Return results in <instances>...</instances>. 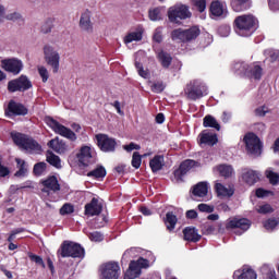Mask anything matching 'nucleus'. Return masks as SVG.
<instances>
[{
	"mask_svg": "<svg viewBox=\"0 0 279 279\" xmlns=\"http://www.w3.org/2000/svg\"><path fill=\"white\" fill-rule=\"evenodd\" d=\"M258 29V19L254 15L245 14L235 17L234 32L242 38H250Z\"/></svg>",
	"mask_w": 279,
	"mask_h": 279,
	"instance_id": "f257e3e1",
	"label": "nucleus"
},
{
	"mask_svg": "<svg viewBox=\"0 0 279 279\" xmlns=\"http://www.w3.org/2000/svg\"><path fill=\"white\" fill-rule=\"evenodd\" d=\"M183 93L190 101H197L208 95V85L199 78H194L185 85Z\"/></svg>",
	"mask_w": 279,
	"mask_h": 279,
	"instance_id": "f03ea898",
	"label": "nucleus"
},
{
	"mask_svg": "<svg viewBox=\"0 0 279 279\" xmlns=\"http://www.w3.org/2000/svg\"><path fill=\"white\" fill-rule=\"evenodd\" d=\"M11 138L17 147L28 151V154H40V151H43V146L29 135L13 132L11 133Z\"/></svg>",
	"mask_w": 279,
	"mask_h": 279,
	"instance_id": "7ed1b4c3",
	"label": "nucleus"
},
{
	"mask_svg": "<svg viewBox=\"0 0 279 279\" xmlns=\"http://www.w3.org/2000/svg\"><path fill=\"white\" fill-rule=\"evenodd\" d=\"M168 21L173 25H182V21L191 19V8L183 3H177L168 9Z\"/></svg>",
	"mask_w": 279,
	"mask_h": 279,
	"instance_id": "20e7f679",
	"label": "nucleus"
},
{
	"mask_svg": "<svg viewBox=\"0 0 279 279\" xmlns=\"http://www.w3.org/2000/svg\"><path fill=\"white\" fill-rule=\"evenodd\" d=\"M202 34L199 26H191L190 28H175L171 32V39L174 43H192Z\"/></svg>",
	"mask_w": 279,
	"mask_h": 279,
	"instance_id": "39448f33",
	"label": "nucleus"
},
{
	"mask_svg": "<svg viewBox=\"0 0 279 279\" xmlns=\"http://www.w3.org/2000/svg\"><path fill=\"white\" fill-rule=\"evenodd\" d=\"M58 254L61 258H84L85 251L82 245L75 242L64 241L61 244Z\"/></svg>",
	"mask_w": 279,
	"mask_h": 279,
	"instance_id": "423d86ee",
	"label": "nucleus"
},
{
	"mask_svg": "<svg viewBox=\"0 0 279 279\" xmlns=\"http://www.w3.org/2000/svg\"><path fill=\"white\" fill-rule=\"evenodd\" d=\"M45 121L47 126L50 128L54 134H59V136H63V138H68V141H71L72 143L77 141V135L75 132L62 125L60 122H58V120H54L51 117H46Z\"/></svg>",
	"mask_w": 279,
	"mask_h": 279,
	"instance_id": "0eeeda50",
	"label": "nucleus"
},
{
	"mask_svg": "<svg viewBox=\"0 0 279 279\" xmlns=\"http://www.w3.org/2000/svg\"><path fill=\"white\" fill-rule=\"evenodd\" d=\"M244 143L251 156H255V158H258V156L263 154V143H260V138H258L256 134L254 133L246 134L244 136Z\"/></svg>",
	"mask_w": 279,
	"mask_h": 279,
	"instance_id": "6e6552de",
	"label": "nucleus"
},
{
	"mask_svg": "<svg viewBox=\"0 0 279 279\" xmlns=\"http://www.w3.org/2000/svg\"><path fill=\"white\" fill-rule=\"evenodd\" d=\"M100 279H119L121 266L117 262H107L100 266Z\"/></svg>",
	"mask_w": 279,
	"mask_h": 279,
	"instance_id": "1a4fd4ad",
	"label": "nucleus"
},
{
	"mask_svg": "<svg viewBox=\"0 0 279 279\" xmlns=\"http://www.w3.org/2000/svg\"><path fill=\"white\" fill-rule=\"evenodd\" d=\"M199 167H202L199 161L193 159L184 160L181 162L179 169L174 170V180L177 182H184V175H186L189 171H193V169H197Z\"/></svg>",
	"mask_w": 279,
	"mask_h": 279,
	"instance_id": "9d476101",
	"label": "nucleus"
},
{
	"mask_svg": "<svg viewBox=\"0 0 279 279\" xmlns=\"http://www.w3.org/2000/svg\"><path fill=\"white\" fill-rule=\"evenodd\" d=\"M252 226V222L247 218H230L227 223V228L231 230H235L234 234H238V236H241L244 232H247L250 230V227Z\"/></svg>",
	"mask_w": 279,
	"mask_h": 279,
	"instance_id": "9b49d317",
	"label": "nucleus"
},
{
	"mask_svg": "<svg viewBox=\"0 0 279 279\" xmlns=\"http://www.w3.org/2000/svg\"><path fill=\"white\" fill-rule=\"evenodd\" d=\"M32 81L25 75H21L19 78H14L8 83L9 93H25L32 88Z\"/></svg>",
	"mask_w": 279,
	"mask_h": 279,
	"instance_id": "f8f14e48",
	"label": "nucleus"
},
{
	"mask_svg": "<svg viewBox=\"0 0 279 279\" xmlns=\"http://www.w3.org/2000/svg\"><path fill=\"white\" fill-rule=\"evenodd\" d=\"M44 56L47 64L58 71L60 69V53L53 49V47L47 45L44 47Z\"/></svg>",
	"mask_w": 279,
	"mask_h": 279,
	"instance_id": "ddd939ff",
	"label": "nucleus"
},
{
	"mask_svg": "<svg viewBox=\"0 0 279 279\" xmlns=\"http://www.w3.org/2000/svg\"><path fill=\"white\" fill-rule=\"evenodd\" d=\"M96 141L101 151L110 153V151H114V149L117 148V141H114V138L106 134L96 135Z\"/></svg>",
	"mask_w": 279,
	"mask_h": 279,
	"instance_id": "4468645a",
	"label": "nucleus"
},
{
	"mask_svg": "<svg viewBox=\"0 0 279 279\" xmlns=\"http://www.w3.org/2000/svg\"><path fill=\"white\" fill-rule=\"evenodd\" d=\"M28 110L25 105L21 102H16L14 100H10L9 105L4 111L5 117H25Z\"/></svg>",
	"mask_w": 279,
	"mask_h": 279,
	"instance_id": "2eb2a0df",
	"label": "nucleus"
},
{
	"mask_svg": "<svg viewBox=\"0 0 279 279\" xmlns=\"http://www.w3.org/2000/svg\"><path fill=\"white\" fill-rule=\"evenodd\" d=\"M211 19H226L228 16V7L226 3L215 0L209 8Z\"/></svg>",
	"mask_w": 279,
	"mask_h": 279,
	"instance_id": "dca6fc26",
	"label": "nucleus"
},
{
	"mask_svg": "<svg viewBox=\"0 0 279 279\" xmlns=\"http://www.w3.org/2000/svg\"><path fill=\"white\" fill-rule=\"evenodd\" d=\"M104 210V205L94 197L90 203L85 205V215L87 217H96L101 215V211Z\"/></svg>",
	"mask_w": 279,
	"mask_h": 279,
	"instance_id": "f3484780",
	"label": "nucleus"
},
{
	"mask_svg": "<svg viewBox=\"0 0 279 279\" xmlns=\"http://www.w3.org/2000/svg\"><path fill=\"white\" fill-rule=\"evenodd\" d=\"M23 61L19 58H8L1 60L3 71H23Z\"/></svg>",
	"mask_w": 279,
	"mask_h": 279,
	"instance_id": "a211bd4d",
	"label": "nucleus"
},
{
	"mask_svg": "<svg viewBox=\"0 0 279 279\" xmlns=\"http://www.w3.org/2000/svg\"><path fill=\"white\" fill-rule=\"evenodd\" d=\"M231 69L233 71H263L260 62H254L252 64H248L245 61H234L231 64Z\"/></svg>",
	"mask_w": 279,
	"mask_h": 279,
	"instance_id": "6ab92c4d",
	"label": "nucleus"
},
{
	"mask_svg": "<svg viewBox=\"0 0 279 279\" xmlns=\"http://www.w3.org/2000/svg\"><path fill=\"white\" fill-rule=\"evenodd\" d=\"M76 158L82 167H88V165H93V154L90 153V147H81Z\"/></svg>",
	"mask_w": 279,
	"mask_h": 279,
	"instance_id": "aec40b11",
	"label": "nucleus"
},
{
	"mask_svg": "<svg viewBox=\"0 0 279 279\" xmlns=\"http://www.w3.org/2000/svg\"><path fill=\"white\" fill-rule=\"evenodd\" d=\"M90 16H93L90 10L86 9L81 14L80 19V27L83 32H86L87 34H93V22L90 21Z\"/></svg>",
	"mask_w": 279,
	"mask_h": 279,
	"instance_id": "412c9836",
	"label": "nucleus"
},
{
	"mask_svg": "<svg viewBox=\"0 0 279 279\" xmlns=\"http://www.w3.org/2000/svg\"><path fill=\"white\" fill-rule=\"evenodd\" d=\"M242 180L248 186H254L260 180V174L256 170L245 168L242 170Z\"/></svg>",
	"mask_w": 279,
	"mask_h": 279,
	"instance_id": "4be33fe9",
	"label": "nucleus"
},
{
	"mask_svg": "<svg viewBox=\"0 0 279 279\" xmlns=\"http://www.w3.org/2000/svg\"><path fill=\"white\" fill-rule=\"evenodd\" d=\"M41 184L44 186L41 191L47 195H49V191H52L53 193L60 191V183L58 182V178H56L54 175L44 180Z\"/></svg>",
	"mask_w": 279,
	"mask_h": 279,
	"instance_id": "5701e85b",
	"label": "nucleus"
},
{
	"mask_svg": "<svg viewBox=\"0 0 279 279\" xmlns=\"http://www.w3.org/2000/svg\"><path fill=\"white\" fill-rule=\"evenodd\" d=\"M48 147L50 149H53L56 154H65V151H68L69 149V146H66V143L60 140V137H54L53 140H50L48 142Z\"/></svg>",
	"mask_w": 279,
	"mask_h": 279,
	"instance_id": "b1692460",
	"label": "nucleus"
},
{
	"mask_svg": "<svg viewBox=\"0 0 279 279\" xmlns=\"http://www.w3.org/2000/svg\"><path fill=\"white\" fill-rule=\"evenodd\" d=\"M199 145H209V147H213V145H217V134H213L208 131H203L199 135Z\"/></svg>",
	"mask_w": 279,
	"mask_h": 279,
	"instance_id": "393cba45",
	"label": "nucleus"
},
{
	"mask_svg": "<svg viewBox=\"0 0 279 279\" xmlns=\"http://www.w3.org/2000/svg\"><path fill=\"white\" fill-rule=\"evenodd\" d=\"M233 12H245L252 8V0H231Z\"/></svg>",
	"mask_w": 279,
	"mask_h": 279,
	"instance_id": "a878e982",
	"label": "nucleus"
},
{
	"mask_svg": "<svg viewBox=\"0 0 279 279\" xmlns=\"http://www.w3.org/2000/svg\"><path fill=\"white\" fill-rule=\"evenodd\" d=\"M141 276V266L136 263V260H132L129 265V270L126 271L124 279H134Z\"/></svg>",
	"mask_w": 279,
	"mask_h": 279,
	"instance_id": "bb28decb",
	"label": "nucleus"
},
{
	"mask_svg": "<svg viewBox=\"0 0 279 279\" xmlns=\"http://www.w3.org/2000/svg\"><path fill=\"white\" fill-rule=\"evenodd\" d=\"M183 235L185 241H191L192 243H197L202 239V235L197 233V229L191 227L183 230Z\"/></svg>",
	"mask_w": 279,
	"mask_h": 279,
	"instance_id": "cd10ccee",
	"label": "nucleus"
},
{
	"mask_svg": "<svg viewBox=\"0 0 279 279\" xmlns=\"http://www.w3.org/2000/svg\"><path fill=\"white\" fill-rule=\"evenodd\" d=\"M192 193L195 197H206L208 195V183L204 181L198 182L194 185Z\"/></svg>",
	"mask_w": 279,
	"mask_h": 279,
	"instance_id": "c85d7f7f",
	"label": "nucleus"
},
{
	"mask_svg": "<svg viewBox=\"0 0 279 279\" xmlns=\"http://www.w3.org/2000/svg\"><path fill=\"white\" fill-rule=\"evenodd\" d=\"M149 167L153 171V173H157V171H160L162 167H165V157L157 155L149 161Z\"/></svg>",
	"mask_w": 279,
	"mask_h": 279,
	"instance_id": "c756f323",
	"label": "nucleus"
},
{
	"mask_svg": "<svg viewBox=\"0 0 279 279\" xmlns=\"http://www.w3.org/2000/svg\"><path fill=\"white\" fill-rule=\"evenodd\" d=\"M233 278L238 279H256V271H254L252 268H244L242 272L240 270L234 271Z\"/></svg>",
	"mask_w": 279,
	"mask_h": 279,
	"instance_id": "7c9ffc66",
	"label": "nucleus"
},
{
	"mask_svg": "<svg viewBox=\"0 0 279 279\" xmlns=\"http://www.w3.org/2000/svg\"><path fill=\"white\" fill-rule=\"evenodd\" d=\"M47 162H49V165H51L56 169H62V161L60 160L59 156L53 154V151H47Z\"/></svg>",
	"mask_w": 279,
	"mask_h": 279,
	"instance_id": "2f4dec72",
	"label": "nucleus"
},
{
	"mask_svg": "<svg viewBox=\"0 0 279 279\" xmlns=\"http://www.w3.org/2000/svg\"><path fill=\"white\" fill-rule=\"evenodd\" d=\"M203 125L204 128H214V130H217V132L221 130V125L219 124V122H217V119H215V117L213 116H206L203 119Z\"/></svg>",
	"mask_w": 279,
	"mask_h": 279,
	"instance_id": "473e14b6",
	"label": "nucleus"
},
{
	"mask_svg": "<svg viewBox=\"0 0 279 279\" xmlns=\"http://www.w3.org/2000/svg\"><path fill=\"white\" fill-rule=\"evenodd\" d=\"M216 193L220 197H232L234 195V191L232 189H228L221 183L216 184Z\"/></svg>",
	"mask_w": 279,
	"mask_h": 279,
	"instance_id": "72a5a7b5",
	"label": "nucleus"
},
{
	"mask_svg": "<svg viewBox=\"0 0 279 279\" xmlns=\"http://www.w3.org/2000/svg\"><path fill=\"white\" fill-rule=\"evenodd\" d=\"M217 171L222 178H232L234 174V168L230 165H220L217 167Z\"/></svg>",
	"mask_w": 279,
	"mask_h": 279,
	"instance_id": "f704fd0d",
	"label": "nucleus"
},
{
	"mask_svg": "<svg viewBox=\"0 0 279 279\" xmlns=\"http://www.w3.org/2000/svg\"><path fill=\"white\" fill-rule=\"evenodd\" d=\"M158 60L160 64L163 66V69H167L168 66H171V62L173 61V58L168 52H165L161 50L158 53Z\"/></svg>",
	"mask_w": 279,
	"mask_h": 279,
	"instance_id": "c9c22d12",
	"label": "nucleus"
},
{
	"mask_svg": "<svg viewBox=\"0 0 279 279\" xmlns=\"http://www.w3.org/2000/svg\"><path fill=\"white\" fill-rule=\"evenodd\" d=\"M165 223L167 226V229L171 232V230H175V223H178V217L172 211H169L166 215Z\"/></svg>",
	"mask_w": 279,
	"mask_h": 279,
	"instance_id": "e433bc0d",
	"label": "nucleus"
},
{
	"mask_svg": "<svg viewBox=\"0 0 279 279\" xmlns=\"http://www.w3.org/2000/svg\"><path fill=\"white\" fill-rule=\"evenodd\" d=\"M192 5L199 12V14H202L201 19H206V14L204 13L206 12V0H192Z\"/></svg>",
	"mask_w": 279,
	"mask_h": 279,
	"instance_id": "4c0bfd02",
	"label": "nucleus"
},
{
	"mask_svg": "<svg viewBox=\"0 0 279 279\" xmlns=\"http://www.w3.org/2000/svg\"><path fill=\"white\" fill-rule=\"evenodd\" d=\"M264 56L266 62H278L279 61V50L266 49L264 50Z\"/></svg>",
	"mask_w": 279,
	"mask_h": 279,
	"instance_id": "58836bf2",
	"label": "nucleus"
},
{
	"mask_svg": "<svg viewBox=\"0 0 279 279\" xmlns=\"http://www.w3.org/2000/svg\"><path fill=\"white\" fill-rule=\"evenodd\" d=\"M87 178H95L96 180H99V178H106V168H104V166H98L96 169L87 173Z\"/></svg>",
	"mask_w": 279,
	"mask_h": 279,
	"instance_id": "ea45409f",
	"label": "nucleus"
},
{
	"mask_svg": "<svg viewBox=\"0 0 279 279\" xmlns=\"http://www.w3.org/2000/svg\"><path fill=\"white\" fill-rule=\"evenodd\" d=\"M138 40H143V33L141 32H132L124 37L125 45H130V43L134 41L138 43Z\"/></svg>",
	"mask_w": 279,
	"mask_h": 279,
	"instance_id": "a19ab883",
	"label": "nucleus"
},
{
	"mask_svg": "<svg viewBox=\"0 0 279 279\" xmlns=\"http://www.w3.org/2000/svg\"><path fill=\"white\" fill-rule=\"evenodd\" d=\"M265 175L269 180L270 184H272V186H276L277 184H279V174L278 172H274V169L268 168L265 171Z\"/></svg>",
	"mask_w": 279,
	"mask_h": 279,
	"instance_id": "79ce46f5",
	"label": "nucleus"
},
{
	"mask_svg": "<svg viewBox=\"0 0 279 279\" xmlns=\"http://www.w3.org/2000/svg\"><path fill=\"white\" fill-rule=\"evenodd\" d=\"M240 77H247L248 80H260L263 77L262 71H244L240 73Z\"/></svg>",
	"mask_w": 279,
	"mask_h": 279,
	"instance_id": "37998d69",
	"label": "nucleus"
},
{
	"mask_svg": "<svg viewBox=\"0 0 279 279\" xmlns=\"http://www.w3.org/2000/svg\"><path fill=\"white\" fill-rule=\"evenodd\" d=\"M15 162H16L17 167L20 168L19 171L15 172V175L17 178H21V177L25 175V173H27V167H26L25 160L15 159Z\"/></svg>",
	"mask_w": 279,
	"mask_h": 279,
	"instance_id": "c03bdc74",
	"label": "nucleus"
},
{
	"mask_svg": "<svg viewBox=\"0 0 279 279\" xmlns=\"http://www.w3.org/2000/svg\"><path fill=\"white\" fill-rule=\"evenodd\" d=\"M7 21H13V23H20V25H23L25 23V20L23 19V15L19 12L9 13L5 16Z\"/></svg>",
	"mask_w": 279,
	"mask_h": 279,
	"instance_id": "a18cd8bd",
	"label": "nucleus"
},
{
	"mask_svg": "<svg viewBox=\"0 0 279 279\" xmlns=\"http://www.w3.org/2000/svg\"><path fill=\"white\" fill-rule=\"evenodd\" d=\"M278 219L277 218H269L264 222L265 230H268V232H272V230H276L278 228Z\"/></svg>",
	"mask_w": 279,
	"mask_h": 279,
	"instance_id": "49530a36",
	"label": "nucleus"
},
{
	"mask_svg": "<svg viewBox=\"0 0 279 279\" xmlns=\"http://www.w3.org/2000/svg\"><path fill=\"white\" fill-rule=\"evenodd\" d=\"M150 21H162V13L160 8H155L148 11Z\"/></svg>",
	"mask_w": 279,
	"mask_h": 279,
	"instance_id": "de8ad7c7",
	"label": "nucleus"
},
{
	"mask_svg": "<svg viewBox=\"0 0 279 279\" xmlns=\"http://www.w3.org/2000/svg\"><path fill=\"white\" fill-rule=\"evenodd\" d=\"M46 171H47V163L44 161L37 162L33 168V173H35L38 177L43 175V173H45Z\"/></svg>",
	"mask_w": 279,
	"mask_h": 279,
	"instance_id": "09e8293b",
	"label": "nucleus"
},
{
	"mask_svg": "<svg viewBox=\"0 0 279 279\" xmlns=\"http://www.w3.org/2000/svg\"><path fill=\"white\" fill-rule=\"evenodd\" d=\"M141 162H143V156L138 154V151L133 153L131 165L134 167V169L141 168Z\"/></svg>",
	"mask_w": 279,
	"mask_h": 279,
	"instance_id": "8fccbe9b",
	"label": "nucleus"
},
{
	"mask_svg": "<svg viewBox=\"0 0 279 279\" xmlns=\"http://www.w3.org/2000/svg\"><path fill=\"white\" fill-rule=\"evenodd\" d=\"M60 215H72V213H75V207L71 203H65L59 210Z\"/></svg>",
	"mask_w": 279,
	"mask_h": 279,
	"instance_id": "3c124183",
	"label": "nucleus"
},
{
	"mask_svg": "<svg viewBox=\"0 0 279 279\" xmlns=\"http://www.w3.org/2000/svg\"><path fill=\"white\" fill-rule=\"evenodd\" d=\"M231 28L229 25H221L218 27V36L221 38H228L230 36Z\"/></svg>",
	"mask_w": 279,
	"mask_h": 279,
	"instance_id": "603ef678",
	"label": "nucleus"
},
{
	"mask_svg": "<svg viewBox=\"0 0 279 279\" xmlns=\"http://www.w3.org/2000/svg\"><path fill=\"white\" fill-rule=\"evenodd\" d=\"M28 258H31L33 263H36V265H40L45 269L46 266H45V260H43V257L34 253H29Z\"/></svg>",
	"mask_w": 279,
	"mask_h": 279,
	"instance_id": "864d4df0",
	"label": "nucleus"
},
{
	"mask_svg": "<svg viewBox=\"0 0 279 279\" xmlns=\"http://www.w3.org/2000/svg\"><path fill=\"white\" fill-rule=\"evenodd\" d=\"M257 213H259V215H269V213H274V207L269 204L260 205Z\"/></svg>",
	"mask_w": 279,
	"mask_h": 279,
	"instance_id": "5fc2aeb1",
	"label": "nucleus"
},
{
	"mask_svg": "<svg viewBox=\"0 0 279 279\" xmlns=\"http://www.w3.org/2000/svg\"><path fill=\"white\" fill-rule=\"evenodd\" d=\"M255 195L256 197L264 198V197H269V195H274V192L259 187L255 191Z\"/></svg>",
	"mask_w": 279,
	"mask_h": 279,
	"instance_id": "6e6d98bb",
	"label": "nucleus"
},
{
	"mask_svg": "<svg viewBox=\"0 0 279 279\" xmlns=\"http://www.w3.org/2000/svg\"><path fill=\"white\" fill-rule=\"evenodd\" d=\"M87 236L90 239V241H95V242L104 241V234H101V232L99 231L87 233Z\"/></svg>",
	"mask_w": 279,
	"mask_h": 279,
	"instance_id": "4d7b16f0",
	"label": "nucleus"
},
{
	"mask_svg": "<svg viewBox=\"0 0 279 279\" xmlns=\"http://www.w3.org/2000/svg\"><path fill=\"white\" fill-rule=\"evenodd\" d=\"M198 210L201 213H215V206L202 203L198 205Z\"/></svg>",
	"mask_w": 279,
	"mask_h": 279,
	"instance_id": "13d9d810",
	"label": "nucleus"
},
{
	"mask_svg": "<svg viewBox=\"0 0 279 279\" xmlns=\"http://www.w3.org/2000/svg\"><path fill=\"white\" fill-rule=\"evenodd\" d=\"M153 40H155V43L162 41V26H159L155 29V33L153 35Z\"/></svg>",
	"mask_w": 279,
	"mask_h": 279,
	"instance_id": "bf43d9fd",
	"label": "nucleus"
},
{
	"mask_svg": "<svg viewBox=\"0 0 279 279\" xmlns=\"http://www.w3.org/2000/svg\"><path fill=\"white\" fill-rule=\"evenodd\" d=\"M153 93H162L165 90V83L163 82H157L154 83L151 86Z\"/></svg>",
	"mask_w": 279,
	"mask_h": 279,
	"instance_id": "052dcab7",
	"label": "nucleus"
},
{
	"mask_svg": "<svg viewBox=\"0 0 279 279\" xmlns=\"http://www.w3.org/2000/svg\"><path fill=\"white\" fill-rule=\"evenodd\" d=\"M271 12H279V0H268Z\"/></svg>",
	"mask_w": 279,
	"mask_h": 279,
	"instance_id": "680f3d73",
	"label": "nucleus"
},
{
	"mask_svg": "<svg viewBox=\"0 0 279 279\" xmlns=\"http://www.w3.org/2000/svg\"><path fill=\"white\" fill-rule=\"evenodd\" d=\"M135 263L138 265L140 269H146V267H149V260L143 257H140Z\"/></svg>",
	"mask_w": 279,
	"mask_h": 279,
	"instance_id": "e2e57ef3",
	"label": "nucleus"
},
{
	"mask_svg": "<svg viewBox=\"0 0 279 279\" xmlns=\"http://www.w3.org/2000/svg\"><path fill=\"white\" fill-rule=\"evenodd\" d=\"M123 149L125 151H134V149L138 150L141 149V145L134 144V142H131L129 145H124Z\"/></svg>",
	"mask_w": 279,
	"mask_h": 279,
	"instance_id": "0e129e2a",
	"label": "nucleus"
},
{
	"mask_svg": "<svg viewBox=\"0 0 279 279\" xmlns=\"http://www.w3.org/2000/svg\"><path fill=\"white\" fill-rule=\"evenodd\" d=\"M268 110L267 107H258L257 109H255V114L256 117H265V114H267Z\"/></svg>",
	"mask_w": 279,
	"mask_h": 279,
	"instance_id": "69168bd1",
	"label": "nucleus"
},
{
	"mask_svg": "<svg viewBox=\"0 0 279 279\" xmlns=\"http://www.w3.org/2000/svg\"><path fill=\"white\" fill-rule=\"evenodd\" d=\"M43 34H49L51 32V21H46L45 24L41 26Z\"/></svg>",
	"mask_w": 279,
	"mask_h": 279,
	"instance_id": "338daca9",
	"label": "nucleus"
},
{
	"mask_svg": "<svg viewBox=\"0 0 279 279\" xmlns=\"http://www.w3.org/2000/svg\"><path fill=\"white\" fill-rule=\"evenodd\" d=\"M204 231L205 234H213V232H215V226L207 223L204 226Z\"/></svg>",
	"mask_w": 279,
	"mask_h": 279,
	"instance_id": "774afa93",
	"label": "nucleus"
}]
</instances>
